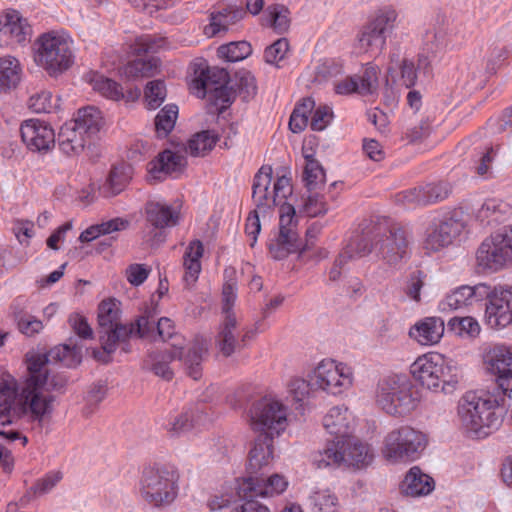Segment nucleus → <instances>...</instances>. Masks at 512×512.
Instances as JSON below:
<instances>
[{
    "label": "nucleus",
    "mask_w": 512,
    "mask_h": 512,
    "mask_svg": "<svg viewBox=\"0 0 512 512\" xmlns=\"http://www.w3.org/2000/svg\"><path fill=\"white\" fill-rule=\"evenodd\" d=\"M81 358V349L68 344L58 345L47 354L30 357L27 363L28 375L21 384H18L24 411L38 420L49 419L55 403L52 392L60 390L66 384L63 377L51 375L49 364L54 362L74 367L81 362Z\"/></svg>",
    "instance_id": "nucleus-1"
},
{
    "label": "nucleus",
    "mask_w": 512,
    "mask_h": 512,
    "mask_svg": "<svg viewBox=\"0 0 512 512\" xmlns=\"http://www.w3.org/2000/svg\"><path fill=\"white\" fill-rule=\"evenodd\" d=\"M20 416L27 417L32 422L39 424L46 419H35L33 416L24 411L20 393L18 392V382L10 374L0 375V465L5 470H10L13 466L12 450L16 447L17 442L24 447L28 439L25 435L17 430H4V427L11 424L14 419Z\"/></svg>",
    "instance_id": "nucleus-2"
},
{
    "label": "nucleus",
    "mask_w": 512,
    "mask_h": 512,
    "mask_svg": "<svg viewBox=\"0 0 512 512\" xmlns=\"http://www.w3.org/2000/svg\"><path fill=\"white\" fill-rule=\"evenodd\" d=\"M504 413L497 397L482 392H466L457 407L462 428L469 437L477 439L485 438L498 430Z\"/></svg>",
    "instance_id": "nucleus-3"
},
{
    "label": "nucleus",
    "mask_w": 512,
    "mask_h": 512,
    "mask_svg": "<svg viewBox=\"0 0 512 512\" xmlns=\"http://www.w3.org/2000/svg\"><path fill=\"white\" fill-rule=\"evenodd\" d=\"M371 247V253L390 267L399 266L410 254V234L399 223L385 216L371 220L368 231L363 234Z\"/></svg>",
    "instance_id": "nucleus-4"
},
{
    "label": "nucleus",
    "mask_w": 512,
    "mask_h": 512,
    "mask_svg": "<svg viewBox=\"0 0 512 512\" xmlns=\"http://www.w3.org/2000/svg\"><path fill=\"white\" fill-rule=\"evenodd\" d=\"M121 303L116 299H106L98 305V335L102 350H94V358L103 363L111 360L120 343H125L134 334V326L121 320Z\"/></svg>",
    "instance_id": "nucleus-5"
},
{
    "label": "nucleus",
    "mask_w": 512,
    "mask_h": 512,
    "mask_svg": "<svg viewBox=\"0 0 512 512\" xmlns=\"http://www.w3.org/2000/svg\"><path fill=\"white\" fill-rule=\"evenodd\" d=\"M35 47V62L50 76H58L74 64V41L63 30L43 33L37 38Z\"/></svg>",
    "instance_id": "nucleus-6"
},
{
    "label": "nucleus",
    "mask_w": 512,
    "mask_h": 512,
    "mask_svg": "<svg viewBox=\"0 0 512 512\" xmlns=\"http://www.w3.org/2000/svg\"><path fill=\"white\" fill-rule=\"evenodd\" d=\"M419 402L418 391L406 376H387L377 384L375 403L390 416L405 417L417 408Z\"/></svg>",
    "instance_id": "nucleus-7"
},
{
    "label": "nucleus",
    "mask_w": 512,
    "mask_h": 512,
    "mask_svg": "<svg viewBox=\"0 0 512 512\" xmlns=\"http://www.w3.org/2000/svg\"><path fill=\"white\" fill-rule=\"evenodd\" d=\"M411 371L422 386L434 392L452 393L460 380L458 367L439 353H427L416 359Z\"/></svg>",
    "instance_id": "nucleus-8"
},
{
    "label": "nucleus",
    "mask_w": 512,
    "mask_h": 512,
    "mask_svg": "<svg viewBox=\"0 0 512 512\" xmlns=\"http://www.w3.org/2000/svg\"><path fill=\"white\" fill-rule=\"evenodd\" d=\"M428 444L427 435L410 426L390 430L383 440L382 454L391 463H410L419 459Z\"/></svg>",
    "instance_id": "nucleus-9"
},
{
    "label": "nucleus",
    "mask_w": 512,
    "mask_h": 512,
    "mask_svg": "<svg viewBox=\"0 0 512 512\" xmlns=\"http://www.w3.org/2000/svg\"><path fill=\"white\" fill-rule=\"evenodd\" d=\"M178 481L179 475L174 469L164 466L147 467L139 481L140 496L153 507L168 506L178 495Z\"/></svg>",
    "instance_id": "nucleus-10"
},
{
    "label": "nucleus",
    "mask_w": 512,
    "mask_h": 512,
    "mask_svg": "<svg viewBox=\"0 0 512 512\" xmlns=\"http://www.w3.org/2000/svg\"><path fill=\"white\" fill-rule=\"evenodd\" d=\"M476 262L483 272L494 273L512 263V224L485 238L477 249Z\"/></svg>",
    "instance_id": "nucleus-11"
},
{
    "label": "nucleus",
    "mask_w": 512,
    "mask_h": 512,
    "mask_svg": "<svg viewBox=\"0 0 512 512\" xmlns=\"http://www.w3.org/2000/svg\"><path fill=\"white\" fill-rule=\"evenodd\" d=\"M250 425L260 434L279 436L288 426V407L274 396H265L251 407Z\"/></svg>",
    "instance_id": "nucleus-12"
},
{
    "label": "nucleus",
    "mask_w": 512,
    "mask_h": 512,
    "mask_svg": "<svg viewBox=\"0 0 512 512\" xmlns=\"http://www.w3.org/2000/svg\"><path fill=\"white\" fill-rule=\"evenodd\" d=\"M312 390L339 395L353 385V369L342 362L324 359L307 375Z\"/></svg>",
    "instance_id": "nucleus-13"
},
{
    "label": "nucleus",
    "mask_w": 512,
    "mask_h": 512,
    "mask_svg": "<svg viewBox=\"0 0 512 512\" xmlns=\"http://www.w3.org/2000/svg\"><path fill=\"white\" fill-rule=\"evenodd\" d=\"M237 289L233 283H225L222 289V321L216 337V347L225 356H231L239 346V319L233 310Z\"/></svg>",
    "instance_id": "nucleus-14"
},
{
    "label": "nucleus",
    "mask_w": 512,
    "mask_h": 512,
    "mask_svg": "<svg viewBox=\"0 0 512 512\" xmlns=\"http://www.w3.org/2000/svg\"><path fill=\"white\" fill-rule=\"evenodd\" d=\"M485 320L493 329L505 328L512 323V287H488Z\"/></svg>",
    "instance_id": "nucleus-15"
},
{
    "label": "nucleus",
    "mask_w": 512,
    "mask_h": 512,
    "mask_svg": "<svg viewBox=\"0 0 512 512\" xmlns=\"http://www.w3.org/2000/svg\"><path fill=\"white\" fill-rule=\"evenodd\" d=\"M465 229V222L453 213L449 217L432 223L426 230L424 249L437 252L451 245Z\"/></svg>",
    "instance_id": "nucleus-16"
},
{
    "label": "nucleus",
    "mask_w": 512,
    "mask_h": 512,
    "mask_svg": "<svg viewBox=\"0 0 512 512\" xmlns=\"http://www.w3.org/2000/svg\"><path fill=\"white\" fill-rule=\"evenodd\" d=\"M31 35L32 28L19 11L8 9L0 13V47L24 45Z\"/></svg>",
    "instance_id": "nucleus-17"
},
{
    "label": "nucleus",
    "mask_w": 512,
    "mask_h": 512,
    "mask_svg": "<svg viewBox=\"0 0 512 512\" xmlns=\"http://www.w3.org/2000/svg\"><path fill=\"white\" fill-rule=\"evenodd\" d=\"M377 66L368 64L360 74L348 76L334 84V90L339 95L357 93L362 96L373 95L379 87Z\"/></svg>",
    "instance_id": "nucleus-18"
},
{
    "label": "nucleus",
    "mask_w": 512,
    "mask_h": 512,
    "mask_svg": "<svg viewBox=\"0 0 512 512\" xmlns=\"http://www.w3.org/2000/svg\"><path fill=\"white\" fill-rule=\"evenodd\" d=\"M482 358L485 369L497 376L500 386L504 387V381L512 376V346L504 344L488 346Z\"/></svg>",
    "instance_id": "nucleus-19"
},
{
    "label": "nucleus",
    "mask_w": 512,
    "mask_h": 512,
    "mask_svg": "<svg viewBox=\"0 0 512 512\" xmlns=\"http://www.w3.org/2000/svg\"><path fill=\"white\" fill-rule=\"evenodd\" d=\"M268 183L266 177L260 176L257 180L255 192L253 195V201L255 203V209L250 212L246 220L245 231L249 237H251L250 246L254 247L257 241V236L261 230L260 218L266 219L270 217L269 207L274 203V200H267L265 196V187Z\"/></svg>",
    "instance_id": "nucleus-20"
},
{
    "label": "nucleus",
    "mask_w": 512,
    "mask_h": 512,
    "mask_svg": "<svg viewBox=\"0 0 512 512\" xmlns=\"http://www.w3.org/2000/svg\"><path fill=\"white\" fill-rule=\"evenodd\" d=\"M20 132L23 142L32 151H47L56 141L54 130L44 121L26 120Z\"/></svg>",
    "instance_id": "nucleus-21"
},
{
    "label": "nucleus",
    "mask_w": 512,
    "mask_h": 512,
    "mask_svg": "<svg viewBox=\"0 0 512 512\" xmlns=\"http://www.w3.org/2000/svg\"><path fill=\"white\" fill-rule=\"evenodd\" d=\"M208 345L204 339L196 338L187 348L177 347L173 344V355L170 359L178 358L182 361L186 373L198 380L202 375V362L207 355Z\"/></svg>",
    "instance_id": "nucleus-22"
},
{
    "label": "nucleus",
    "mask_w": 512,
    "mask_h": 512,
    "mask_svg": "<svg viewBox=\"0 0 512 512\" xmlns=\"http://www.w3.org/2000/svg\"><path fill=\"white\" fill-rule=\"evenodd\" d=\"M192 89L198 97L206 96L216 88L229 83L228 72L219 67H208L204 62L197 64Z\"/></svg>",
    "instance_id": "nucleus-23"
},
{
    "label": "nucleus",
    "mask_w": 512,
    "mask_h": 512,
    "mask_svg": "<svg viewBox=\"0 0 512 512\" xmlns=\"http://www.w3.org/2000/svg\"><path fill=\"white\" fill-rule=\"evenodd\" d=\"M487 292L488 286L483 283L476 286H461L441 301L440 309L443 312H449L471 306L475 302L481 301Z\"/></svg>",
    "instance_id": "nucleus-24"
},
{
    "label": "nucleus",
    "mask_w": 512,
    "mask_h": 512,
    "mask_svg": "<svg viewBox=\"0 0 512 512\" xmlns=\"http://www.w3.org/2000/svg\"><path fill=\"white\" fill-rule=\"evenodd\" d=\"M260 176H264L268 180V183L265 187V196L267 200H274V203L269 207V215L271 216L274 207L277 205L281 206V204H283V201L289 195H291L292 187L290 179L286 176L278 177V179L274 183L273 189L270 191L269 187L272 181V168L263 166L254 177L252 196L254 195L257 180L259 179Z\"/></svg>",
    "instance_id": "nucleus-25"
},
{
    "label": "nucleus",
    "mask_w": 512,
    "mask_h": 512,
    "mask_svg": "<svg viewBox=\"0 0 512 512\" xmlns=\"http://www.w3.org/2000/svg\"><path fill=\"white\" fill-rule=\"evenodd\" d=\"M76 126L75 122L64 123L57 136L59 149L67 156H77L82 153L89 140V137Z\"/></svg>",
    "instance_id": "nucleus-26"
},
{
    "label": "nucleus",
    "mask_w": 512,
    "mask_h": 512,
    "mask_svg": "<svg viewBox=\"0 0 512 512\" xmlns=\"http://www.w3.org/2000/svg\"><path fill=\"white\" fill-rule=\"evenodd\" d=\"M353 416L346 407H332L323 418L325 430L335 436V440L349 438V432L353 425Z\"/></svg>",
    "instance_id": "nucleus-27"
},
{
    "label": "nucleus",
    "mask_w": 512,
    "mask_h": 512,
    "mask_svg": "<svg viewBox=\"0 0 512 512\" xmlns=\"http://www.w3.org/2000/svg\"><path fill=\"white\" fill-rule=\"evenodd\" d=\"M444 330L445 325L441 318L427 317L411 327L409 335L421 345H433L440 341Z\"/></svg>",
    "instance_id": "nucleus-28"
},
{
    "label": "nucleus",
    "mask_w": 512,
    "mask_h": 512,
    "mask_svg": "<svg viewBox=\"0 0 512 512\" xmlns=\"http://www.w3.org/2000/svg\"><path fill=\"white\" fill-rule=\"evenodd\" d=\"M204 247L201 241L193 240L187 246L183 255V282L187 289H191L199 278Z\"/></svg>",
    "instance_id": "nucleus-29"
},
{
    "label": "nucleus",
    "mask_w": 512,
    "mask_h": 512,
    "mask_svg": "<svg viewBox=\"0 0 512 512\" xmlns=\"http://www.w3.org/2000/svg\"><path fill=\"white\" fill-rule=\"evenodd\" d=\"M511 216L512 204L498 198L486 199L475 213L476 219L486 224L502 222Z\"/></svg>",
    "instance_id": "nucleus-30"
},
{
    "label": "nucleus",
    "mask_w": 512,
    "mask_h": 512,
    "mask_svg": "<svg viewBox=\"0 0 512 512\" xmlns=\"http://www.w3.org/2000/svg\"><path fill=\"white\" fill-rule=\"evenodd\" d=\"M273 439L274 437L263 434L255 439L248 458V469L251 473H257L273 461Z\"/></svg>",
    "instance_id": "nucleus-31"
},
{
    "label": "nucleus",
    "mask_w": 512,
    "mask_h": 512,
    "mask_svg": "<svg viewBox=\"0 0 512 512\" xmlns=\"http://www.w3.org/2000/svg\"><path fill=\"white\" fill-rule=\"evenodd\" d=\"M146 218L155 228L173 227L179 221V211L162 202H149L146 205Z\"/></svg>",
    "instance_id": "nucleus-32"
},
{
    "label": "nucleus",
    "mask_w": 512,
    "mask_h": 512,
    "mask_svg": "<svg viewBox=\"0 0 512 512\" xmlns=\"http://www.w3.org/2000/svg\"><path fill=\"white\" fill-rule=\"evenodd\" d=\"M434 486L435 484L432 477L423 473L415 466L406 474L402 483V491L407 496H425L433 491Z\"/></svg>",
    "instance_id": "nucleus-33"
},
{
    "label": "nucleus",
    "mask_w": 512,
    "mask_h": 512,
    "mask_svg": "<svg viewBox=\"0 0 512 512\" xmlns=\"http://www.w3.org/2000/svg\"><path fill=\"white\" fill-rule=\"evenodd\" d=\"M342 441L343 452L345 453L344 463L360 468L372 462L373 453L368 444L350 437Z\"/></svg>",
    "instance_id": "nucleus-34"
},
{
    "label": "nucleus",
    "mask_w": 512,
    "mask_h": 512,
    "mask_svg": "<svg viewBox=\"0 0 512 512\" xmlns=\"http://www.w3.org/2000/svg\"><path fill=\"white\" fill-rule=\"evenodd\" d=\"M312 461L318 469L340 466L345 461L343 441L332 440L327 442L322 450L313 454Z\"/></svg>",
    "instance_id": "nucleus-35"
},
{
    "label": "nucleus",
    "mask_w": 512,
    "mask_h": 512,
    "mask_svg": "<svg viewBox=\"0 0 512 512\" xmlns=\"http://www.w3.org/2000/svg\"><path fill=\"white\" fill-rule=\"evenodd\" d=\"M22 68L18 59L12 56L0 57V94L15 89L20 81Z\"/></svg>",
    "instance_id": "nucleus-36"
},
{
    "label": "nucleus",
    "mask_w": 512,
    "mask_h": 512,
    "mask_svg": "<svg viewBox=\"0 0 512 512\" xmlns=\"http://www.w3.org/2000/svg\"><path fill=\"white\" fill-rule=\"evenodd\" d=\"M131 168L127 165L115 166L111 169L105 182L99 187V193L110 198L121 193L131 178Z\"/></svg>",
    "instance_id": "nucleus-37"
},
{
    "label": "nucleus",
    "mask_w": 512,
    "mask_h": 512,
    "mask_svg": "<svg viewBox=\"0 0 512 512\" xmlns=\"http://www.w3.org/2000/svg\"><path fill=\"white\" fill-rule=\"evenodd\" d=\"M399 70L400 79L406 88L415 85L417 81V71L412 60L401 57L399 52H392L389 56V65L387 73L391 77Z\"/></svg>",
    "instance_id": "nucleus-38"
},
{
    "label": "nucleus",
    "mask_w": 512,
    "mask_h": 512,
    "mask_svg": "<svg viewBox=\"0 0 512 512\" xmlns=\"http://www.w3.org/2000/svg\"><path fill=\"white\" fill-rule=\"evenodd\" d=\"M292 236L276 234L268 243L271 257L275 260H282L292 253L301 251L302 243L298 234Z\"/></svg>",
    "instance_id": "nucleus-39"
},
{
    "label": "nucleus",
    "mask_w": 512,
    "mask_h": 512,
    "mask_svg": "<svg viewBox=\"0 0 512 512\" xmlns=\"http://www.w3.org/2000/svg\"><path fill=\"white\" fill-rule=\"evenodd\" d=\"M159 67V60L155 57L140 58L125 65L123 75L129 80H139L156 75Z\"/></svg>",
    "instance_id": "nucleus-40"
},
{
    "label": "nucleus",
    "mask_w": 512,
    "mask_h": 512,
    "mask_svg": "<svg viewBox=\"0 0 512 512\" xmlns=\"http://www.w3.org/2000/svg\"><path fill=\"white\" fill-rule=\"evenodd\" d=\"M70 121L75 122L76 127L90 139L100 130L102 116L96 107L89 106L79 109L76 118Z\"/></svg>",
    "instance_id": "nucleus-41"
},
{
    "label": "nucleus",
    "mask_w": 512,
    "mask_h": 512,
    "mask_svg": "<svg viewBox=\"0 0 512 512\" xmlns=\"http://www.w3.org/2000/svg\"><path fill=\"white\" fill-rule=\"evenodd\" d=\"M357 41L364 52H381L386 46L387 37L368 22L360 30Z\"/></svg>",
    "instance_id": "nucleus-42"
},
{
    "label": "nucleus",
    "mask_w": 512,
    "mask_h": 512,
    "mask_svg": "<svg viewBox=\"0 0 512 512\" xmlns=\"http://www.w3.org/2000/svg\"><path fill=\"white\" fill-rule=\"evenodd\" d=\"M219 139V135L210 130L196 133L189 141L186 151L192 156H204L211 151Z\"/></svg>",
    "instance_id": "nucleus-43"
},
{
    "label": "nucleus",
    "mask_w": 512,
    "mask_h": 512,
    "mask_svg": "<svg viewBox=\"0 0 512 512\" xmlns=\"http://www.w3.org/2000/svg\"><path fill=\"white\" fill-rule=\"evenodd\" d=\"M398 18L399 13L394 7L384 6L375 12L369 23L387 37L395 29Z\"/></svg>",
    "instance_id": "nucleus-44"
},
{
    "label": "nucleus",
    "mask_w": 512,
    "mask_h": 512,
    "mask_svg": "<svg viewBox=\"0 0 512 512\" xmlns=\"http://www.w3.org/2000/svg\"><path fill=\"white\" fill-rule=\"evenodd\" d=\"M186 163V158L179 152L165 150L159 155L151 170L172 174L181 171L186 166Z\"/></svg>",
    "instance_id": "nucleus-45"
},
{
    "label": "nucleus",
    "mask_w": 512,
    "mask_h": 512,
    "mask_svg": "<svg viewBox=\"0 0 512 512\" xmlns=\"http://www.w3.org/2000/svg\"><path fill=\"white\" fill-rule=\"evenodd\" d=\"M371 253V247L368 245V240L364 235L351 240L337 256V265L344 267L352 260L366 256Z\"/></svg>",
    "instance_id": "nucleus-46"
},
{
    "label": "nucleus",
    "mask_w": 512,
    "mask_h": 512,
    "mask_svg": "<svg viewBox=\"0 0 512 512\" xmlns=\"http://www.w3.org/2000/svg\"><path fill=\"white\" fill-rule=\"evenodd\" d=\"M448 329L463 338H476L481 332L478 321L470 316L454 317L447 323Z\"/></svg>",
    "instance_id": "nucleus-47"
},
{
    "label": "nucleus",
    "mask_w": 512,
    "mask_h": 512,
    "mask_svg": "<svg viewBox=\"0 0 512 512\" xmlns=\"http://www.w3.org/2000/svg\"><path fill=\"white\" fill-rule=\"evenodd\" d=\"M178 118V107L175 104L164 106L155 117V130L159 137H166L174 128Z\"/></svg>",
    "instance_id": "nucleus-48"
},
{
    "label": "nucleus",
    "mask_w": 512,
    "mask_h": 512,
    "mask_svg": "<svg viewBox=\"0 0 512 512\" xmlns=\"http://www.w3.org/2000/svg\"><path fill=\"white\" fill-rule=\"evenodd\" d=\"M305 158L307 163L304 169V182L307 189L312 192L324 186L325 172L319 162L311 156L306 155Z\"/></svg>",
    "instance_id": "nucleus-49"
},
{
    "label": "nucleus",
    "mask_w": 512,
    "mask_h": 512,
    "mask_svg": "<svg viewBox=\"0 0 512 512\" xmlns=\"http://www.w3.org/2000/svg\"><path fill=\"white\" fill-rule=\"evenodd\" d=\"M315 101L312 98L303 99L290 116L289 128L293 133L302 132L308 124V115L314 110Z\"/></svg>",
    "instance_id": "nucleus-50"
},
{
    "label": "nucleus",
    "mask_w": 512,
    "mask_h": 512,
    "mask_svg": "<svg viewBox=\"0 0 512 512\" xmlns=\"http://www.w3.org/2000/svg\"><path fill=\"white\" fill-rule=\"evenodd\" d=\"M157 321L155 316L151 312H145L139 316L135 322H131L128 326H134V334L130 337L137 336L139 338H145L156 341V330Z\"/></svg>",
    "instance_id": "nucleus-51"
},
{
    "label": "nucleus",
    "mask_w": 512,
    "mask_h": 512,
    "mask_svg": "<svg viewBox=\"0 0 512 512\" xmlns=\"http://www.w3.org/2000/svg\"><path fill=\"white\" fill-rule=\"evenodd\" d=\"M91 85L95 91L108 99L119 101L123 97L122 87L114 80L103 75H95L91 79Z\"/></svg>",
    "instance_id": "nucleus-52"
},
{
    "label": "nucleus",
    "mask_w": 512,
    "mask_h": 512,
    "mask_svg": "<svg viewBox=\"0 0 512 512\" xmlns=\"http://www.w3.org/2000/svg\"><path fill=\"white\" fill-rule=\"evenodd\" d=\"M217 53L220 58L229 62H237L247 58L252 53V47L246 41L231 42L221 45Z\"/></svg>",
    "instance_id": "nucleus-53"
},
{
    "label": "nucleus",
    "mask_w": 512,
    "mask_h": 512,
    "mask_svg": "<svg viewBox=\"0 0 512 512\" xmlns=\"http://www.w3.org/2000/svg\"><path fill=\"white\" fill-rule=\"evenodd\" d=\"M194 428V417L191 411L182 412L170 418L166 430L172 437H179Z\"/></svg>",
    "instance_id": "nucleus-54"
},
{
    "label": "nucleus",
    "mask_w": 512,
    "mask_h": 512,
    "mask_svg": "<svg viewBox=\"0 0 512 512\" xmlns=\"http://www.w3.org/2000/svg\"><path fill=\"white\" fill-rule=\"evenodd\" d=\"M167 90L162 80H153L147 83L144 98L148 109L158 108L165 100Z\"/></svg>",
    "instance_id": "nucleus-55"
},
{
    "label": "nucleus",
    "mask_w": 512,
    "mask_h": 512,
    "mask_svg": "<svg viewBox=\"0 0 512 512\" xmlns=\"http://www.w3.org/2000/svg\"><path fill=\"white\" fill-rule=\"evenodd\" d=\"M201 98H206V100L213 105L218 112H222L233 102L235 92L232 87L228 86V84H224L216 88L215 91L213 90Z\"/></svg>",
    "instance_id": "nucleus-56"
},
{
    "label": "nucleus",
    "mask_w": 512,
    "mask_h": 512,
    "mask_svg": "<svg viewBox=\"0 0 512 512\" xmlns=\"http://www.w3.org/2000/svg\"><path fill=\"white\" fill-rule=\"evenodd\" d=\"M447 44V33L443 29L428 30L423 36V50L428 54L437 55Z\"/></svg>",
    "instance_id": "nucleus-57"
},
{
    "label": "nucleus",
    "mask_w": 512,
    "mask_h": 512,
    "mask_svg": "<svg viewBox=\"0 0 512 512\" xmlns=\"http://www.w3.org/2000/svg\"><path fill=\"white\" fill-rule=\"evenodd\" d=\"M311 500L317 512H338L339 504L337 496L329 489L316 491Z\"/></svg>",
    "instance_id": "nucleus-58"
},
{
    "label": "nucleus",
    "mask_w": 512,
    "mask_h": 512,
    "mask_svg": "<svg viewBox=\"0 0 512 512\" xmlns=\"http://www.w3.org/2000/svg\"><path fill=\"white\" fill-rule=\"evenodd\" d=\"M28 107L36 113H49L56 107V100L50 91L41 90L30 96Z\"/></svg>",
    "instance_id": "nucleus-59"
},
{
    "label": "nucleus",
    "mask_w": 512,
    "mask_h": 512,
    "mask_svg": "<svg viewBox=\"0 0 512 512\" xmlns=\"http://www.w3.org/2000/svg\"><path fill=\"white\" fill-rule=\"evenodd\" d=\"M279 234L292 236L298 234L295 209L291 204L283 202L280 206Z\"/></svg>",
    "instance_id": "nucleus-60"
},
{
    "label": "nucleus",
    "mask_w": 512,
    "mask_h": 512,
    "mask_svg": "<svg viewBox=\"0 0 512 512\" xmlns=\"http://www.w3.org/2000/svg\"><path fill=\"white\" fill-rule=\"evenodd\" d=\"M261 480L260 497H272L283 493L288 487V481L283 475L273 474Z\"/></svg>",
    "instance_id": "nucleus-61"
},
{
    "label": "nucleus",
    "mask_w": 512,
    "mask_h": 512,
    "mask_svg": "<svg viewBox=\"0 0 512 512\" xmlns=\"http://www.w3.org/2000/svg\"><path fill=\"white\" fill-rule=\"evenodd\" d=\"M269 17L268 24L278 33H284L290 26V19L288 17V10L279 5L268 8Z\"/></svg>",
    "instance_id": "nucleus-62"
},
{
    "label": "nucleus",
    "mask_w": 512,
    "mask_h": 512,
    "mask_svg": "<svg viewBox=\"0 0 512 512\" xmlns=\"http://www.w3.org/2000/svg\"><path fill=\"white\" fill-rule=\"evenodd\" d=\"M303 209L308 216L317 217L328 212V205L323 195L311 192L304 202Z\"/></svg>",
    "instance_id": "nucleus-63"
},
{
    "label": "nucleus",
    "mask_w": 512,
    "mask_h": 512,
    "mask_svg": "<svg viewBox=\"0 0 512 512\" xmlns=\"http://www.w3.org/2000/svg\"><path fill=\"white\" fill-rule=\"evenodd\" d=\"M288 50V40L285 38L278 39L265 49L264 58L266 63L277 65L281 60L285 58Z\"/></svg>",
    "instance_id": "nucleus-64"
}]
</instances>
